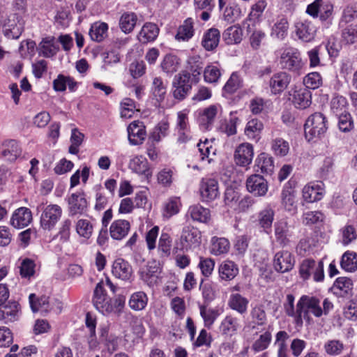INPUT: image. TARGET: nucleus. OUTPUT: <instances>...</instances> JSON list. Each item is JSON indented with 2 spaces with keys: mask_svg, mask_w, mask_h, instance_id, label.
<instances>
[{
  "mask_svg": "<svg viewBox=\"0 0 357 357\" xmlns=\"http://www.w3.org/2000/svg\"><path fill=\"white\" fill-rule=\"evenodd\" d=\"M322 305L323 308L320 300L317 298L309 296H301L298 301V312L296 317V326L299 327L303 326V317L309 320V314H312L319 318L323 315H328L333 308V304L328 298L324 299Z\"/></svg>",
  "mask_w": 357,
  "mask_h": 357,
  "instance_id": "nucleus-1",
  "label": "nucleus"
},
{
  "mask_svg": "<svg viewBox=\"0 0 357 357\" xmlns=\"http://www.w3.org/2000/svg\"><path fill=\"white\" fill-rule=\"evenodd\" d=\"M326 123L321 113L316 112L309 116L305 123V134L308 140L323 136L328 129Z\"/></svg>",
  "mask_w": 357,
  "mask_h": 357,
  "instance_id": "nucleus-2",
  "label": "nucleus"
},
{
  "mask_svg": "<svg viewBox=\"0 0 357 357\" xmlns=\"http://www.w3.org/2000/svg\"><path fill=\"white\" fill-rule=\"evenodd\" d=\"M42 211L40 217V225L43 229L51 231L53 229L62 215V209L57 204H50L42 208V204L37 207V210Z\"/></svg>",
  "mask_w": 357,
  "mask_h": 357,
  "instance_id": "nucleus-3",
  "label": "nucleus"
},
{
  "mask_svg": "<svg viewBox=\"0 0 357 357\" xmlns=\"http://www.w3.org/2000/svg\"><path fill=\"white\" fill-rule=\"evenodd\" d=\"M280 65L282 69L289 70L296 75L302 73L303 63L300 54L293 50H285L280 58Z\"/></svg>",
  "mask_w": 357,
  "mask_h": 357,
  "instance_id": "nucleus-4",
  "label": "nucleus"
},
{
  "mask_svg": "<svg viewBox=\"0 0 357 357\" xmlns=\"http://www.w3.org/2000/svg\"><path fill=\"white\" fill-rule=\"evenodd\" d=\"M274 236L276 242L282 247L287 246L291 236V226L286 218L280 219L274 224Z\"/></svg>",
  "mask_w": 357,
  "mask_h": 357,
  "instance_id": "nucleus-5",
  "label": "nucleus"
},
{
  "mask_svg": "<svg viewBox=\"0 0 357 357\" xmlns=\"http://www.w3.org/2000/svg\"><path fill=\"white\" fill-rule=\"evenodd\" d=\"M294 264V257L289 251L282 250L275 255L273 266L278 272H288L293 268Z\"/></svg>",
  "mask_w": 357,
  "mask_h": 357,
  "instance_id": "nucleus-6",
  "label": "nucleus"
},
{
  "mask_svg": "<svg viewBox=\"0 0 357 357\" xmlns=\"http://www.w3.org/2000/svg\"><path fill=\"white\" fill-rule=\"evenodd\" d=\"M247 190L255 196H264L268 191V182L259 174H252L246 181Z\"/></svg>",
  "mask_w": 357,
  "mask_h": 357,
  "instance_id": "nucleus-7",
  "label": "nucleus"
},
{
  "mask_svg": "<svg viewBox=\"0 0 357 357\" xmlns=\"http://www.w3.org/2000/svg\"><path fill=\"white\" fill-rule=\"evenodd\" d=\"M324 187L321 181L312 182L305 185L303 189L304 200L309 203L321 200L325 192Z\"/></svg>",
  "mask_w": 357,
  "mask_h": 357,
  "instance_id": "nucleus-8",
  "label": "nucleus"
},
{
  "mask_svg": "<svg viewBox=\"0 0 357 357\" xmlns=\"http://www.w3.org/2000/svg\"><path fill=\"white\" fill-rule=\"evenodd\" d=\"M291 79V75L284 71L273 74L269 80L271 93L275 95L281 93L287 88Z\"/></svg>",
  "mask_w": 357,
  "mask_h": 357,
  "instance_id": "nucleus-9",
  "label": "nucleus"
},
{
  "mask_svg": "<svg viewBox=\"0 0 357 357\" xmlns=\"http://www.w3.org/2000/svg\"><path fill=\"white\" fill-rule=\"evenodd\" d=\"M254 155L253 146L249 143H243L237 146L234 153V160L237 165L248 166Z\"/></svg>",
  "mask_w": 357,
  "mask_h": 357,
  "instance_id": "nucleus-10",
  "label": "nucleus"
},
{
  "mask_svg": "<svg viewBox=\"0 0 357 357\" xmlns=\"http://www.w3.org/2000/svg\"><path fill=\"white\" fill-rule=\"evenodd\" d=\"M200 195L203 201L211 202L218 196V183L213 178H202L199 187Z\"/></svg>",
  "mask_w": 357,
  "mask_h": 357,
  "instance_id": "nucleus-11",
  "label": "nucleus"
},
{
  "mask_svg": "<svg viewBox=\"0 0 357 357\" xmlns=\"http://www.w3.org/2000/svg\"><path fill=\"white\" fill-rule=\"evenodd\" d=\"M68 211L70 215L82 214L87 208V201L83 192L73 193L68 198Z\"/></svg>",
  "mask_w": 357,
  "mask_h": 357,
  "instance_id": "nucleus-12",
  "label": "nucleus"
},
{
  "mask_svg": "<svg viewBox=\"0 0 357 357\" xmlns=\"http://www.w3.org/2000/svg\"><path fill=\"white\" fill-rule=\"evenodd\" d=\"M33 220L31 210L26 207L16 209L10 218V224L15 228L21 229L28 226Z\"/></svg>",
  "mask_w": 357,
  "mask_h": 357,
  "instance_id": "nucleus-13",
  "label": "nucleus"
},
{
  "mask_svg": "<svg viewBox=\"0 0 357 357\" xmlns=\"http://www.w3.org/2000/svg\"><path fill=\"white\" fill-rule=\"evenodd\" d=\"M128 140L131 144L138 145L142 144L145 139L146 132L143 122L135 121L128 126Z\"/></svg>",
  "mask_w": 357,
  "mask_h": 357,
  "instance_id": "nucleus-14",
  "label": "nucleus"
},
{
  "mask_svg": "<svg viewBox=\"0 0 357 357\" xmlns=\"http://www.w3.org/2000/svg\"><path fill=\"white\" fill-rule=\"evenodd\" d=\"M295 26L296 35L301 40L310 42L314 38L316 28L311 22L300 21L296 24Z\"/></svg>",
  "mask_w": 357,
  "mask_h": 357,
  "instance_id": "nucleus-15",
  "label": "nucleus"
},
{
  "mask_svg": "<svg viewBox=\"0 0 357 357\" xmlns=\"http://www.w3.org/2000/svg\"><path fill=\"white\" fill-rule=\"evenodd\" d=\"M19 304L15 301H8L0 309V320L5 324L13 322L18 319Z\"/></svg>",
  "mask_w": 357,
  "mask_h": 357,
  "instance_id": "nucleus-16",
  "label": "nucleus"
},
{
  "mask_svg": "<svg viewBox=\"0 0 357 357\" xmlns=\"http://www.w3.org/2000/svg\"><path fill=\"white\" fill-rule=\"evenodd\" d=\"M113 275L123 280H129L132 274L131 266L123 259H117L112 266Z\"/></svg>",
  "mask_w": 357,
  "mask_h": 357,
  "instance_id": "nucleus-17",
  "label": "nucleus"
},
{
  "mask_svg": "<svg viewBox=\"0 0 357 357\" xmlns=\"http://www.w3.org/2000/svg\"><path fill=\"white\" fill-rule=\"evenodd\" d=\"M112 291L108 294L107 291H94L93 303L96 307L102 313L112 312V307L110 305Z\"/></svg>",
  "mask_w": 357,
  "mask_h": 357,
  "instance_id": "nucleus-18",
  "label": "nucleus"
},
{
  "mask_svg": "<svg viewBox=\"0 0 357 357\" xmlns=\"http://www.w3.org/2000/svg\"><path fill=\"white\" fill-rule=\"evenodd\" d=\"M293 103L296 108H307L312 103L311 91L305 88L296 90L293 95Z\"/></svg>",
  "mask_w": 357,
  "mask_h": 357,
  "instance_id": "nucleus-19",
  "label": "nucleus"
},
{
  "mask_svg": "<svg viewBox=\"0 0 357 357\" xmlns=\"http://www.w3.org/2000/svg\"><path fill=\"white\" fill-rule=\"evenodd\" d=\"M130 228V222L125 220L114 221L109 228L110 236L113 239L121 240L128 233Z\"/></svg>",
  "mask_w": 357,
  "mask_h": 357,
  "instance_id": "nucleus-20",
  "label": "nucleus"
},
{
  "mask_svg": "<svg viewBox=\"0 0 357 357\" xmlns=\"http://www.w3.org/2000/svg\"><path fill=\"white\" fill-rule=\"evenodd\" d=\"M129 168L138 174L144 175L146 178L152 175L147 160L142 156H136L132 158L129 163Z\"/></svg>",
  "mask_w": 357,
  "mask_h": 357,
  "instance_id": "nucleus-21",
  "label": "nucleus"
},
{
  "mask_svg": "<svg viewBox=\"0 0 357 357\" xmlns=\"http://www.w3.org/2000/svg\"><path fill=\"white\" fill-rule=\"evenodd\" d=\"M159 33V28L155 24L149 22L144 24L138 34V39L142 43H147L156 39Z\"/></svg>",
  "mask_w": 357,
  "mask_h": 357,
  "instance_id": "nucleus-22",
  "label": "nucleus"
},
{
  "mask_svg": "<svg viewBox=\"0 0 357 357\" xmlns=\"http://www.w3.org/2000/svg\"><path fill=\"white\" fill-rule=\"evenodd\" d=\"M199 311L204 319L205 326L210 328L217 318L223 312L224 310L220 307L207 308L206 305H199Z\"/></svg>",
  "mask_w": 357,
  "mask_h": 357,
  "instance_id": "nucleus-23",
  "label": "nucleus"
},
{
  "mask_svg": "<svg viewBox=\"0 0 357 357\" xmlns=\"http://www.w3.org/2000/svg\"><path fill=\"white\" fill-rule=\"evenodd\" d=\"M218 113L216 105H210L205 108L199 119V125L204 130H209L214 122Z\"/></svg>",
  "mask_w": 357,
  "mask_h": 357,
  "instance_id": "nucleus-24",
  "label": "nucleus"
},
{
  "mask_svg": "<svg viewBox=\"0 0 357 357\" xmlns=\"http://www.w3.org/2000/svg\"><path fill=\"white\" fill-rule=\"evenodd\" d=\"M194 22L192 18L186 19L178 28L175 38L178 41H188L194 35Z\"/></svg>",
  "mask_w": 357,
  "mask_h": 357,
  "instance_id": "nucleus-25",
  "label": "nucleus"
},
{
  "mask_svg": "<svg viewBox=\"0 0 357 357\" xmlns=\"http://www.w3.org/2000/svg\"><path fill=\"white\" fill-rule=\"evenodd\" d=\"M21 154V149L18 143L15 140H10L3 145L1 156L8 161H14Z\"/></svg>",
  "mask_w": 357,
  "mask_h": 357,
  "instance_id": "nucleus-26",
  "label": "nucleus"
},
{
  "mask_svg": "<svg viewBox=\"0 0 357 357\" xmlns=\"http://www.w3.org/2000/svg\"><path fill=\"white\" fill-rule=\"evenodd\" d=\"M230 248L229 241L225 238L214 236L211 238L210 252L214 255H221L228 252Z\"/></svg>",
  "mask_w": 357,
  "mask_h": 357,
  "instance_id": "nucleus-27",
  "label": "nucleus"
},
{
  "mask_svg": "<svg viewBox=\"0 0 357 357\" xmlns=\"http://www.w3.org/2000/svg\"><path fill=\"white\" fill-rule=\"evenodd\" d=\"M181 241L185 242L186 245H198L201 242V233L194 227H184L182 231Z\"/></svg>",
  "mask_w": 357,
  "mask_h": 357,
  "instance_id": "nucleus-28",
  "label": "nucleus"
},
{
  "mask_svg": "<svg viewBox=\"0 0 357 357\" xmlns=\"http://www.w3.org/2000/svg\"><path fill=\"white\" fill-rule=\"evenodd\" d=\"M222 38L228 45L240 43L243 38V30L238 25L229 26L224 31Z\"/></svg>",
  "mask_w": 357,
  "mask_h": 357,
  "instance_id": "nucleus-29",
  "label": "nucleus"
},
{
  "mask_svg": "<svg viewBox=\"0 0 357 357\" xmlns=\"http://www.w3.org/2000/svg\"><path fill=\"white\" fill-rule=\"evenodd\" d=\"M108 25L105 22H96L89 30V36L93 41L100 43L107 36Z\"/></svg>",
  "mask_w": 357,
  "mask_h": 357,
  "instance_id": "nucleus-30",
  "label": "nucleus"
},
{
  "mask_svg": "<svg viewBox=\"0 0 357 357\" xmlns=\"http://www.w3.org/2000/svg\"><path fill=\"white\" fill-rule=\"evenodd\" d=\"M218 271L222 280H231L237 275L238 268L233 261H225L220 265Z\"/></svg>",
  "mask_w": 357,
  "mask_h": 357,
  "instance_id": "nucleus-31",
  "label": "nucleus"
},
{
  "mask_svg": "<svg viewBox=\"0 0 357 357\" xmlns=\"http://www.w3.org/2000/svg\"><path fill=\"white\" fill-rule=\"evenodd\" d=\"M137 21V17L135 13L126 12L119 19V27L123 33H130L133 31Z\"/></svg>",
  "mask_w": 357,
  "mask_h": 357,
  "instance_id": "nucleus-32",
  "label": "nucleus"
},
{
  "mask_svg": "<svg viewBox=\"0 0 357 357\" xmlns=\"http://www.w3.org/2000/svg\"><path fill=\"white\" fill-rule=\"evenodd\" d=\"M220 40V31L215 28L210 29L204 34L202 41V46L208 51L215 49Z\"/></svg>",
  "mask_w": 357,
  "mask_h": 357,
  "instance_id": "nucleus-33",
  "label": "nucleus"
},
{
  "mask_svg": "<svg viewBox=\"0 0 357 357\" xmlns=\"http://www.w3.org/2000/svg\"><path fill=\"white\" fill-rule=\"evenodd\" d=\"M257 165L261 169V173L271 174L275 168L273 157L266 153H260L257 158Z\"/></svg>",
  "mask_w": 357,
  "mask_h": 357,
  "instance_id": "nucleus-34",
  "label": "nucleus"
},
{
  "mask_svg": "<svg viewBox=\"0 0 357 357\" xmlns=\"http://www.w3.org/2000/svg\"><path fill=\"white\" fill-rule=\"evenodd\" d=\"M238 326V319L228 315L221 321L219 328L222 334L231 336L237 331Z\"/></svg>",
  "mask_w": 357,
  "mask_h": 357,
  "instance_id": "nucleus-35",
  "label": "nucleus"
},
{
  "mask_svg": "<svg viewBox=\"0 0 357 357\" xmlns=\"http://www.w3.org/2000/svg\"><path fill=\"white\" fill-rule=\"evenodd\" d=\"M188 213L193 220L200 222H207L211 218L210 211L200 205L190 206Z\"/></svg>",
  "mask_w": 357,
  "mask_h": 357,
  "instance_id": "nucleus-36",
  "label": "nucleus"
},
{
  "mask_svg": "<svg viewBox=\"0 0 357 357\" xmlns=\"http://www.w3.org/2000/svg\"><path fill=\"white\" fill-rule=\"evenodd\" d=\"M228 304L232 310L243 314L247 311L248 300L238 294H234L230 296Z\"/></svg>",
  "mask_w": 357,
  "mask_h": 357,
  "instance_id": "nucleus-37",
  "label": "nucleus"
},
{
  "mask_svg": "<svg viewBox=\"0 0 357 357\" xmlns=\"http://www.w3.org/2000/svg\"><path fill=\"white\" fill-rule=\"evenodd\" d=\"M340 265L342 269L348 272H354L357 269V254L347 251L342 257Z\"/></svg>",
  "mask_w": 357,
  "mask_h": 357,
  "instance_id": "nucleus-38",
  "label": "nucleus"
},
{
  "mask_svg": "<svg viewBox=\"0 0 357 357\" xmlns=\"http://www.w3.org/2000/svg\"><path fill=\"white\" fill-rule=\"evenodd\" d=\"M147 302L148 298L144 291H135L130 296L129 305L134 310H142L145 308Z\"/></svg>",
  "mask_w": 357,
  "mask_h": 357,
  "instance_id": "nucleus-39",
  "label": "nucleus"
},
{
  "mask_svg": "<svg viewBox=\"0 0 357 357\" xmlns=\"http://www.w3.org/2000/svg\"><path fill=\"white\" fill-rule=\"evenodd\" d=\"M188 68L192 73V79L195 82H198L199 75L202 73L204 67L203 61L197 56H191L188 60Z\"/></svg>",
  "mask_w": 357,
  "mask_h": 357,
  "instance_id": "nucleus-40",
  "label": "nucleus"
},
{
  "mask_svg": "<svg viewBox=\"0 0 357 357\" xmlns=\"http://www.w3.org/2000/svg\"><path fill=\"white\" fill-rule=\"evenodd\" d=\"M282 204L288 211H294L296 208L295 193L291 188H284L281 194Z\"/></svg>",
  "mask_w": 357,
  "mask_h": 357,
  "instance_id": "nucleus-41",
  "label": "nucleus"
},
{
  "mask_svg": "<svg viewBox=\"0 0 357 357\" xmlns=\"http://www.w3.org/2000/svg\"><path fill=\"white\" fill-rule=\"evenodd\" d=\"M179 65V59L176 56L167 54L161 63V68L165 73L172 74L178 70Z\"/></svg>",
  "mask_w": 357,
  "mask_h": 357,
  "instance_id": "nucleus-42",
  "label": "nucleus"
},
{
  "mask_svg": "<svg viewBox=\"0 0 357 357\" xmlns=\"http://www.w3.org/2000/svg\"><path fill=\"white\" fill-rule=\"evenodd\" d=\"M86 326L89 328V337L88 340L89 346L90 349H95L98 345V342L96 339V321L94 317H93L91 314L87 313L86 315Z\"/></svg>",
  "mask_w": 357,
  "mask_h": 357,
  "instance_id": "nucleus-43",
  "label": "nucleus"
},
{
  "mask_svg": "<svg viewBox=\"0 0 357 357\" xmlns=\"http://www.w3.org/2000/svg\"><path fill=\"white\" fill-rule=\"evenodd\" d=\"M341 37L342 41L347 45H357V23L344 28Z\"/></svg>",
  "mask_w": 357,
  "mask_h": 357,
  "instance_id": "nucleus-44",
  "label": "nucleus"
},
{
  "mask_svg": "<svg viewBox=\"0 0 357 357\" xmlns=\"http://www.w3.org/2000/svg\"><path fill=\"white\" fill-rule=\"evenodd\" d=\"M289 29V23L286 18H281L277 21L272 27L271 35L277 38L282 40L287 35Z\"/></svg>",
  "mask_w": 357,
  "mask_h": 357,
  "instance_id": "nucleus-45",
  "label": "nucleus"
},
{
  "mask_svg": "<svg viewBox=\"0 0 357 357\" xmlns=\"http://www.w3.org/2000/svg\"><path fill=\"white\" fill-rule=\"evenodd\" d=\"M30 306L33 312H38L40 308L46 310L49 303V297L45 295L37 296L36 294L29 295Z\"/></svg>",
  "mask_w": 357,
  "mask_h": 357,
  "instance_id": "nucleus-46",
  "label": "nucleus"
},
{
  "mask_svg": "<svg viewBox=\"0 0 357 357\" xmlns=\"http://www.w3.org/2000/svg\"><path fill=\"white\" fill-rule=\"evenodd\" d=\"M347 105L346 98L339 95L334 96L331 102V109L335 115L347 112Z\"/></svg>",
  "mask_w": 357,
  "mask_h": 357,
  "instance_id": "nucleus-47",
  "label": "nucleus"
},
{
  "mask_svg": "<svg viewBox=\"0 0 357 357\" xmlns=\"http://www.w3.org/2000/svg\"><path fill=\"white\" fill-rule=\"evenodd\" d=\"M271 149L277 155L284 156L289 150V143L282 138H275L272 140Z\"/></svg>",
  "mask_w": 357,
  "mask_h": 357,
  "instance_id": "nucleus-48",
  "label": "nucleus"
},
{
  "mask_svg": "<svg viewBox=\"0 0 357 357\" xmlns=\"http://www.w3.org/2000/svg\"><path fill=\"white\" fill-rule=\"evenodd\" d=\"M166 85L160 77H155L153 81V94L158 102H161L165 99L166 94Z\"/></svg>",
  "mask_w": 357,
  "mask_h": 357,
  "instance_id": "nucleus-49",
  "label": "nucleus"
},
{
  "mask_svg": "<svg viewBox=\"0 0 357 357\" xmlns=\"http://www.w3.org/2000/svg\"><path fill=\"white\" fill-rule=\"evenodd\" d=\"M54 38H44L40 43V54L45 57H51L56 54L57 48L54 44Z\"/></svg>",
  "mask_w": 357,
  "mask_h": 357,
  "instance_id": "nucleus-50",
  "label": "nucleus"
},
{
  "mask_svg": "<svg viewBox=\"0 0 357 357\" xmlns=\"http://www.w3.org/2000/svg\"><path fill=\"white\" fill-rule=\"evenodd\" d=\"M322 83V79L319 73L317 72L308 73L303 79L305 89H315L319 88Z\"/></svg>",
  "mask_w": 357,
  "mask_h": 357,
  "instance_id": "nucleus-51",
  "label": "nucleus"
},
{
  "mask_svg": "<svg viewBox=\"0 0 357 357\" xmlns=\"http://www.w3.org/2000/svg\"><path fill=\"white\" fill-rule=\"evenodd\" d=\"M271 339V333L268 331H266L264 333L261 334L257 340H255L252 346V349L256 352L264 351L270 344Z\"/></svg>",
  "mask_w": 357,
  "mask_h": 357,
  "instance_id": "nucleus-52",
  "label": "nucleus"
},
{
  "mask_svg": "<svg viewBox=\"0 0 357 357\" xmlns=\"http://www.w3.org/2000/svg\"><path fill=\"white\" fill-rule=\"evenodd\" d=\"M180 200L178 197H171L164 206L163 215L165 218H170L179 211Z\"/></svg>",
  "mask_w": 357,
  "mask_h": 357,
  "instance_id": "nucleus-53",
  "label": "nucleus"
},
{
  "mask_svg": "<svg viewBox=\"0 0 357 357\" xmlns=\"http://www.w3.org/2000/svg\"><path fill=\"white\" fill-rule=\"evenodd\" d=\"M77 234L86 238H89L93 233V225L88 220H79L76 225Z\"/></svg>",
  "mask_w": 357,
  "mask_h": 357,
  "instance_id": "nucleus-54",
  "label": "nucleus"
},
{
  "mask_svg": "<svg viewBox=\"0 0 357 357\" xmlns=\"http://www.w3.org/2000/svg\"><path fill=\"white\" fill-rule=\"evenodd\" d=\"M274 214V211L270 208H266L259 213V222L261 227L270 229L273 221Z\"/></svg>",
  "mask_w": 357,
  "mask_h": 357,
  "instance_id": "nucleus-55",
  "label": "nucleus"
},
{
  "mask_svg": "<svg viewBox=\"0 0 357 357\" xmlns=\"http://www.w3.org/2000/svg\"><path fill=\"white\" fill-rule=\"evenodd\" d=\"M172 241L169 235L162 233L158 243V250L162 257H168L171 253Z\"/></svg>",
  "mask_w": 357,
  "mask_h": 357,
  "instance_id": "nucleus-56",
  "label": "nucleus"
},
{
  "mask_svg": "<svg viewBox=\"0 0 357 357\" xmlns=\"http://www.w3.org/2000/svg\"><path fill=\"white\" fill-rule=\"evenodd\" d=\"M263 129V123L258 119H253L249 121L245 128V133L249 137H255Z\"/></svg>",
  "mask_w": 357,
  "mask_h": 357,
  "instance_id": "nucleus-57",
  "label": "nucleus"
},
{
  "mask_svg": "<svg viewBox=\"0 0 357 357\" xmlns=\"http://www.w3.org/2000/svg\"><path fill=\"white\" fill-rule=\"evenodd\" d=\"M169 123L167 121H160L154 128L151 138L154 142H160L161 139L167 135Z\"/></svg>",
  "mask_w": 357,
  "mask_h": 357,
  "instance_id": "nucleus-58",
  "label": "nucleus"
},
{
  "mask_svg": "<svg viewBox=\"0 0 357 357\" xmlns=\"http://www.w3.org/2000/svg\"><path fill=\"white\" fill-rule=\"evenodd\" d=\"M317 266L314 260L311 259H304L300 266L299 270L301 278L307 279L310 274L314 272Z\"/></svg>",
  "mask_w": 357,
  "mask_h": 357,
  "instance_id": "nucleus-59",
  "label": "nucleus"
},
{
  "mask_svg": "<svg viewBox=\"0 0 357 357\" xmlns=\"http://www.w3.org/2000/svg\"><path fill=\"white\" fill-rule=\"evenodd\" d=\"M242 86V80L236 73H234L230 76V78L224 86L225 91L229 93H233Z\"/></svg>",
  "mask_w": 357,
  "mask_h": 357,
  "instance_id": "nucleus-60",
  "label": "nucleus"
},
{
  "mask_svg": "<svg viewBox=\"0 0 357 357\" xmlns=\"http://www.w3.org/2000/svg\"><path fill=\"white\" fill-rule=\"evenodd\" d=\"M36 264L32 259H24L20 266V273L22 278H30L35 273Z\"/></svg>",
  "mask_w": 357,
  "mask_h": 357,
  "instance_id": "nucleus-61",
  "label": "nucleus"
},
{
  "mask_svg": "<svg viewBox=\"0 0 357 357\" xmlns=\"http://www.w3.org/2000/svg\"><path fill=\"white\" fill-rule=\"evenodd\" d=\"M342 239V243L344 245L350 244L357 238L356 229L352 225H346L341 229Z\"/></svg>",
  "mask_w": 357,
  "mask_h": 357,
  "instance_id": "nucleus-62",
  "label": "nucleus"
},
{
  "mask_svg": "<svg viewBox=\"0 0 357 357\" xmlns=\"http://www.w3.org/2000/svg\"><path fill=\"white\" fill-rule=\"evenodd\" d=\"M335 116L338 118V127L341 131L349 132L352 129L353 121L348 112Z\"/></svg>",
  "mask_w": 357,
  "mask_h": 357,
  "instance_id": "nucleus-63",
  "label": "nucleus"
},
{
  "mask_svg": "<svg viewBox=\"0 0 357 357\" xmlns=\"http://www.w3.org/2000/svg\"><path fill=\"white\" fill-rule=\"evenodd\" d=\"M220 75L219 68L215 66H208L204 70V80L208 83L218 82Z\"/></svg>",
  "mask_w": 357,
  "mask_h": 357,
  "instance_id": "nucleus-64",
  "label": "nucleus"
}]
</instances>
